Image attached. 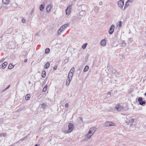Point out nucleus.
Instances as JSON below:
<instances>
[{"label":"nucleus","instance_id":"nucleus-1","mask_svg":"<svg viewBox=\"0 0 146 146\" xmlns=\"http://www.w3.org/2000/svg\"><path fill=\"white\" fill-rule=\"evenodd\" d=\"M96 131V129L95 127L91 128L88 132V134L84 136L85 138L84 141H88L93 135Z\"/></svg>","mask_w":146,"mask_h":146},{"label":"nucleus","instance_id":"nucleus-2","mask_svg":"<svg viewBox=\"0 0 146 146\" xmlns=\"http://www.w3.org/2000/svg\"><path fill=\"white\" fill-rule=\"evenodd\" d=\"M68 24H65L62 25L58 30V35H60L61 33L64 31L66 27H68Z\"/></svg>","mask_w":146,"mask_h":146},{"label":"nucleus","instance_id":"nucleus-3","mask_svg":"<svg viewBox=\"0 0 146 146\" xmlns=\"http://www.w3.org/2000/svg\"><path fill=\"white\" fill-rule=\"evenodd\" d=\"M114 108L118 111H123L124 109V108L123 106L119 104H117Z\"/></svg>","mask_w":146,"mask_h":146},{"label":"nucleus","instance_id":"nucleus-4","mask_svg":"<svg viewBox=\"0 0 146 146\" xmlns=\"http://www.w3.org/2000/svg\"><path fill=\"white\" fill-rule=\"evenodd\" d=\"M68 130L66 131V133H68L71 132L73 129L74 127L73 125L71 123H70L68 124Z\"/></svg>","mask_w":146,"mask_h":146},{"label":"nucleus","instance_id":"nucleus-5","mask_svg":"<svg viewBox=\"0 0 146 146\" xmlns=\"http://www.w3.org/2000/svg\"><path fill=\"white\" fill-rule=\"evenodd\" d=\"M72 5H70L68 7L67 9H66V13L67 15H69L71 12L70 11L72 8Z\"/></svg>","mask_w":146,"mask_h":146},{"label":"nucleus","instance_id":"nucleus-6","mask_svg":"<svg viewBox=\"0 0 146 146\" xmlns=\"http://www.w3.org/2000/svg\"><path fill=\"white\" fill-rule=\"evenodd\" d=\"M115 124L112 122L107 121L105 123V127H109L111 126H115Z\"/></svg>","mask_w":146,"mask_h":146},{"label":"nucleus","instance_id":"nucleus-7","mask_svg":"<svg viewBox=\"0 0 146 146\" xmlns=\"http://www.w3.org/2000/svg\"><path fill=\"white\" fill-rule=\"evenodd\" d=\"M115 29V25H112L110 27L109 30L108 32L109 34H111L113 33Z\"/></svg>","mask_w":146,"mask_h":146},{"label":"nucleus","instance_id":"nucleus-8","mask_svg":"<svg viewBox=\"0 0 146 146\" xmlns=\"http://www.w3.org/2000/svg\"><path fill=\"white\" fill-rule=\"evenodd\" d=\"M117 4L119 7L120 8H122L123 7L124 5V3L123 1L120 0L118 1Z\"/></svg>","mask_w":146,"mask_h":146},{"label":"nucleus","instance_id":"nucleus-9","mask_svg":"<svg viewBox=\"0 0 146 146\" xmlns=\"http://www.w3.org/2000/svg\"><path fill=\"white\" fill-rule=\"evenodd\" d=\"M136 118H130L129 119V123H130V125L131 126L133 125V123L136 120Z\"/></svg>","mask_w":146,"mask_h":146},{"label":"nucleus","instance_id":"nucleus-10","mask_svg":"<svg viewBox=\"0 0 146 146\" xmlns=\"http://www.w3.org/2000/svg\"><path fill=\"white\" fill-rule=\"evenodd\" d=\"M52 7V5L50 4L48 5L46 7V11L48 12H49Z\"/></svg>","mask_w":146,"mask_h":146},{"label":"nucleus","instance_id":"nucleus-11","mask_svg":"<svg viewBox=\"0 0 146 146\" xmlns=\"http://www.w3.org/2000/svg\"><path fill=\"white\" fill-rule=\"evenodd\" d=\"M138 101L139 102V104L141 105H143L145 103V101H142V98H138Z\"/></svg>","mask_w":146,"mask_h":146},{"label":"nucleus","instance_id":"nucleus-12","mask_svg":"<svg viewBox=\"0 0 146 146\" xmlns=\"http://www.w3.org/2000/svg\"><path fill=\"white\" fill-rule=\"evenodd\" d=\"M130 1L131 0H128L126 1L124 6V10H125V9H126L127 7L129 6L130 4L129 2H130Z\"/></svg>","mask_w":146,"mask_h":146},{"label":"nucleus","instance_id":"nucleus-13","mask_svg":"<svg viewBox=\"0 0 146 146\" xmlns=\"http://www.w3.org/2000/svg\"><path fill=\"white\" fill-rule=\"evenodd\" d=\"M100 44L102 46H105L106 45V40L104 39L102 40L101 41Z\"/></svg>","mask_w":146,"mask_h":146},{"label":"nucleus","instance_id":"nucleus-14","mask_svg":"<svg viewBox=\"0 0 146 146\" xmlns=\"http://www.w3.org/2000/svg\"><path fill=\"white\" fill-rule=\"evenodd\" d=\"M10 1V0H2L3 3L5 5L8 4Z\"/></svg>","mask_w":146,"mask_h":146},{"label":"nucleus","instance_id":"nucleus-15","mask_svg":"<svg viewBox=\"0 0 146 146\" xmlns=\"http://www.w3.org/2000/svg\"><path fill=\"white\" fill-rule=\"evenodd\" d=\"M71 80V78H67V80L66 82V84L67 86H68L69 85Z\"/></svg>","mask_w":146,"mask_h":146},{"label":"nucleus","instance_id":"nucleus-16","mask_svg":"<svg viewBox=\"0 0 146 146\" xmlns=\"http://www.w3.org/2000/svg\"><path fill=\"white\" fill-rule=\"evenodd\" d=\"M47 105L45 103H43L40 106V108L43 109H44L46 106Z\"/></svg>","mask_w":146,"mask_h":146},{"label":"nucleus","instance_id":"nucleus-17","mask_svg":"<svg viewBox=\"0 0 146 146\" xmlns=\"http://www.w3.org/2000/svg\"><path fill=\"white\" fill-rule=\"evenodd\" d=\"M49 66L50 63L48 62H47L44 65V67L46 69L48 68Z\"/></svg>","mask_w":146,"mask_h":146},{"label":"nucleus","instance_id":"nucleus-18","mask_svg":"<svg viewBox=\"0 0 146 146\" xmlns=\"http://www.w3.org/2000/svg\"><path fill=\"white\" fill-rule=\"evenodd\" d=\"M99 9V8L97 6H95L94 7V10L95 11L96 13H97Z\"/></svg>","mask_w":146,"mask_h":146},{"label":"nucleus","instance_id":"nucleus-19","mask_svg":"<svg viewBox=\"0 0 146 146\" xmlns=\"http://www.w3.org/2000/svg\"><path fill=\"white\" fill-rule=\"evenodd\" d=\"M7 65V62H5L2 64V68H5Z\"/></svg>","mask_w":146,"mask_h":146},{"label":"nucleus","instance_id":"nucleus-20","mask_svg":"<svg viewBox=\"0 0 146 146\" xmlns=\"http://www.w3.org/2000/svg\"><path fill=\"white\" fill-rule=\"evenodd\" d=\"M30 98V95L29 94H28L26 96L25 98L26 100H29Z\"/></svg>","mask_w":146,"mask_h":146},{"label":"nucleus","instance_id":"nucleus-21","mask_svg":"<svg viewBox=\"0 0 146 146\" xmlns=\"http://www.w3.org/2000/svg\"><path fill=\"white\" fill-rule=\"evenodd\" d=\"M46 75V72L45 71H43L42 72V77L43 78H44Z\"/></svg>","mask_w":146,"mask_h":146},{"label":"nucleus","instance_id":"nucleus-22","mask_svg":"<svg viewBox=\"0 0 146 146\" xmlns=\"http://www.w3.org/2000/svg\"><path fill=\"white\" fill-rule=\"evenodd\" d=\"M89 68V66H86L84 69L83 71L84 72L87 71Z\"/></svg>","mask_w":146,"mask_h":146},{"label":"nucleus","instance_id":"nucleus-23","mask_svg":"<svg viewBox=\"0 0 146 146\" xmlns=\"http://www.w3.org/2000/svg\"><path fill=\"white\" fill-rule=\"evenodd\" d=\"M74 70H75L74 68V67H73L71 68V70H70V71L69 72V73H70L72 74H73V73L74 71Z\"/></svg>","mask_w":146,"mask_h":146},{"label":"nucleus","instance_id":"nucleus-24","mask_svg":"<svg viewBox=\"0 0 146 146\" xmlns=\"http://www.w3.org/2000/svg\"><path fill=\"white\" fill-rule=\"evenodd\" d=\"M125 46V43L124 41H123L122 42L121 44L120 45V46L121 47H124Z\"/></svg>","mask_w":146,"mask_h":146},{"label":"nucleus","instance_id":"nucleus-25","mask_svg":"<svg viewBox=\"0 0 146 146\" xmlns=\"http://www.w3.org/2000/svg\"><path fill=\"white\" fill-rule=\"evenodd\" d=\"M73 75V74H72L70 73L69 72L68 75V78H71V79H72V77Z\"/></svg>","mask_w":146,"mask_h":146},{"label":"nucleus","instance_id":"nucleus-26","mask_svg":"<svg viewBox=\"0 0 146 146\" xmlns=\"http://www.w3.org/2000/svg\"><path fill=\"white\" fill-rule=\"evenodd\" d=\"M14 66H13L12 64H10L8 66V69H11L14 67Z\"/></svg>","mask_w":146,"mask_h":146},{"label":"nucleus","instance_id":"nucleus-27","mask_svg":"<svg viewBox=\"0 0 146 146\" xmlns=\"http://www.w3.org/2000/svg\"><path fill=\"white\" fill-rule=\"evenodd\" d=\"M44 7L43 5L42 4H41L40 6V10L41 11H42L44 9Z\"/></svg>","mask_w":146,"mask_h":146},{"label":"nucleus","instance_id":"nucleus-28","mask_svg":"<svg viewBox=\"0 0 146 146\" xmlns=\"http://www.w3.org/2000/svg\"><path fill=\"white\" fill-rule=\"evenodd\" d=\"M69 60V58H67L66 59H65L64 61V63L65 64L66 63H67L68 62Z\"/></svg>","mask_w":146,"mask_h":146},{"label":"nucleus","instance_id":"nucleus-29","mask_svg":"<svg viewBox=\"0 0 146 146\" xmlns=\"http://www.w3.org/2000/svg\"><path fill=\"white\" fill-rule=\"evenodd\" d=\"M87 43H85L82 46V48L83 49H85L86 48V46L87 45Z\"/></svg>","mask_w":146,"mask_h":146},{"label":"nucleus","instance_id":"nucleus-30","mask_svg":"<svg viewBox=\"0 0 146 146\" xmlns=\"http://www.w3.org/2000/svg\"><path fill=\"white\" fill-rule=\"evenodd\" d=\"M50 51V50L48 48H47L45 50V53H48Z\"/></svg>","mask_w":146,"mask_h":146},{"label":"nucleus","instance_id":"nucleus-31","mask_svg":"<svg viewBox=\"0 0 146 146\" xmlns=\"http://www.w3.org/2000/svg\"><path fill=\"white\" fill-rule=\"evenodd\" d=\"M122 23L121 21H119V27H121V25L122 24Z\"/></svg>","mask_w":146,"mask_h":146},{"label":"nucleus","instance_id":"nucleus-32","mask_svg":"<svg viewBox=\"0 0 146 146\" xmlns=\"http://www.w3.org/2000/svg\"><path fill=\"white\" fill-rule=\"evenodd\" d=\"M26 137H27V136H26V137H24V138H22V139H21V141H23V140H25V139H26Z\"/></svg>","mask_w":146,"mask_h":146},{"label":"nucleus","instance_id":"nucleus-33","mask_svg":"<svg viewBox=\"0 0 146 146\" xmlns=\"http://www.w3.org/2000/svg\"><path fill=\"white\" fill-rule=\"evenodd\" d=\"M26 21L25 19H23L22 20V22L23 23H24Z\"/></svg>","mask_w":146,"mask_h":146},{"label":"nucleus","instance_id":"nucleus-34","mask_svg":"<svg viewBox=\"0 0 146 146\" xmlns=\"http://www.w3.org/2000/svg\"><path fill=\"white\" fill-rule=\"evenodd\" d=\"M46 90V89L45 88H44L42 90V92H45Z\"/></svg>","mask_w":146,"mask_h":146},{"label":"nucleus","instance_id":"nucleus-35","mask_svg":"<svg viewBox=\"0 0 146 146\" xmlns=\"http://www.w3.org/2000/svg\"><path fill=\"white\" fill-rule=\"evenodd\" d=\"M57 66H54L53 67V69L54 70H56L57 69Z\"/></svg>","mask_w":146,"mask_h":146},{"label":"nucleus","instance_id":"nucleus-36","mask_svg":"<svg viewBox=\"0 0 146 146\" xmlns=\"http://www.w3.org/2000/svg\"><path fill=\"white\" fill-rule=\"evenodd\" d=\"M5 59L4 58H3L0 60V62H3L4 60Z\"/></svg>","mask_w":146,"mask_h":146},{"label":"nucleus","instance_id":"nucleus-37","mask_svg":"<svg viewBox=\"0 0 146 146\" xmlns=\"http://www.w3.org/2000/svg\"><path fill=\"white\" fill-rule=\"evenodd\" d=\"M68 104L67 103H66L65 104V107L66 108L68 107Z\"/></svg>","mask_w":146,"mask_h":146},{"label":"nucleus","instance_id":"nucleus-38","mask_svg":"<svg viewBox=\"0 0 146 146\" xmlns=\"http://www.w3.org/2000/svg\"><path fill=\"white\" fill-rule=\"evenodd\" d=\"M80 120H81V121L83 122V119H82V118L81 117H80Z\"/></svg>","mask_w":146,"mask_h":146},{"label":"nucleus","instance_id":"nucleus-39","mask_svg":"<svg viewBox=\"0 0 146 146\" xmlns=\"http://www.w3.org/2000/svg\"><path fill=\"white\" fill-rule=\"evenodd\" d=\"M103 4V3L102 2H100V3H99V5H102Z\"/></svg>","mask_w":146,"mask_h":146},{"label":"nucleus","instance_id":"nucleus-40","mask_svg":"<svg viewBox=\"0 0 146 146\" xmlns=\"http://www.w3.org/2000/svg\"><path fill=\"white\" fill-rule=\"evenodd\" d=\"M10 86V85H9L5 89V90L8 89Z\"/></svg>","mask_w":146,"mask_h":146},{"label":"nucleus","instance_id":"nucleus-41","mask_svg":"<svg viewBox=\"0 0 146 146\" xmlns=\"http://www.w3.org/2000/svg\"><path fill=\"white\" fill-rule=\"evenodd\" d=\"M79 71L80 74V72H81V70L80 69H78L77 70V72Z\"/></svg>","mask_w":146,"mask_h":146},{"label":"nucleus","instance_id":"nucleus-42","mask_svg":"<svg viewBox=\"0 0 146 146\" xmlns=\"http://www.w3.org/2000/svg\"><path fill=\"white\" fill-rule=\"evenodd\" d=\"M24 62H27V59H25L24 60Z\"/></svg>","mask_w":146,"mask_h":146},{"label":"nucleus","instance_id":"nucleus-43","mask_svg":"<svg viewBox=\"0 0 146 146\" xmlns=\"http://www.w3.org/2000/svg\"><path fill=\"white\" fill-rule=\"evenodd\" d=\"M111 94V93L110 92H108L107 93V94H108V95H110Z\"/></svg>","mask_w":146,"mask_h":146},{"label":"nucleus","instance_id":"nucleus-44","mask_svg":"<svg viewBox=\"0 0 146 146\" xmlns=\"http://www.w3.org/2000/svg\"><path fill=\"white\" fill-rule=\"evenodd\" d=\"M2 135L3 136L5 137L6 135V134L5 133H3Z\"/></svg>","mask_w":146,"mask_h":146},{"label":"nucleus","instance_id":"nucleus-45","mask_svg":"<svg viewBox=\"0 0 146 146\" xmlns=\"http://www.w3.org/2000/svg\"><path fill=\"white\" fill-rule=\"evenodd\" d=\"M47 85H46L44 87V88H46L47 89Z\"/></svg>","mask_w":146,"mask_h":146},{"label":"nucleus","instance_id":"nucleus-46","mask_svg":"<svg viewBox=\"0 0 146 146\" xmlns=\"http://www.w3.org/2000/svg\"><path fill=\"white\" fill-rule=\"evenodd\" d=\"M33 11H34L33 10H32L31 14H33Z\"/></svg>","mask_w":146,"mask_h":146},{"label":"nucleus","instance_id":"nucleus-47","mask_svg":"<svg viewBox=\"0 0 146 146\" xmlns=\"http://www.w3.org/2000/svg\"><path fill=\"white\" fill-rule=\"evenodd\" d=\"M125 123L126 124H127V125H128V122H125Z\"/></svg>","mask_w":146,"mask_h":146},{"label":"nucleus","instance_id":"nucleus-48","mask_svg":"<svg viewBox=\"0 0 146 146\" xmlns=\"http://www.w3.org/2000/svg\"><path fill=\"white\" fill-rule=\"evenodd\" d=\"M34 146H38L37 144H36Z\"/></svg>","mask_w":146,"mask_h":146},{"label":"nucleus","instance_id":"nucleus-49","mask_svg":"<svg viewBox=\"0 0 146 146\" xmlns=\"http://www.w3.org/2000/svg\"><path fill=\"white\" fill-rule=\"evenodd\" d=\"M2 136V134H0V137H1V136Z\"/></svg>","mask_w":146,"mask_h":146},{"label":"nucleus","instance_id":"nucleus-50","mask_svg":"<svg viewBox=\"0 0 146 146\" xmlns=\"http://www.w3.org/2000/svg\"><path fill=\"white\" fill-rule=\"evenodd\" d=\"M145 57H146V54H145Z\"/></svg>","mask_w":146,"mask_h":146},{"label":"nucleus","instance_id":"nucleus-51","mask_svg":"<svg viewBox=\"0 0 146 146\" xmlns=\"http://www.w3.org/2000/svg\"><path fill=\"white\" fill-rule=\"evenodd\" d=\"M5 89H4V90H3V91H5Z\"/></svg>","mask_w":146,"mask_h":146},{"label":"nucleus","instance_id":"nucleus-52","mask_svg":"<svg viewBox=\"0 0 146 146\" xmlns=\"http://www.w3.org/2000/svg\"><path fill=\"white\" fill-rule=\"evenodd\" d=\"M145 95L146 96V93L145 94Z\"/></svg>","mask_w":146,"mask_h":146}]
</instances>
